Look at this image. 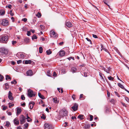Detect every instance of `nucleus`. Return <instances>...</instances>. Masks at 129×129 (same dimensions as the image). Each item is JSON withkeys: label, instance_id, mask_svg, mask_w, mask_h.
<instances>
[{"label": "nucleus", "instance_id": "nucleus-63", "mask_svg": "<svg viewBox=\"0 0 129 129\" xmlns=\"http://www.w3.org/2000/svg\"><path fill=\"white\" fill-rule=\"evenodd\" d=\"M8 115H12V113L10 112H8Z\"/></svg>", "mask_w": 129, "mask_h": 129}, {"label": "nucleus", "instance_id": "nucleus-61", "mask_svg": "<svg viewBox=\"0 0 129 129\" xmlns=\"http://www.w3.org/2000/svg\"><path fill=\"white\" fill-rule=\"evenodd\" d=\"M100 75L102 79H104V78L102 76V74L101 73H100Z\"/></svg>", "mask_w": 129, "mask_h": 129}, {"label": "nucleus", "instance_id": "nucleus-13", "mask_svg": "<svg viewBox=\"0 0 129 129\" xmlns=\"http://www.w3.org/2000/svg\"><path fill=\"white\" fill-rule=\"evenodd\" d=\"M65 52L63 50H61L60 51L58 52L59 55L61 56H63L65 54Z\"/></svg>", "mask_w": 129, "mask_h": 129}, {"label": "nucleus", "instance_id": "nucleus-16", "mask_svg": "<svg viewBox=\"0 0 129 129\" xmlns=\"http://www.w3.org/2000/svg\"><path fill=\"white\" fill-rule=\"evenodd\" d=\"M17 113L16 115H17L19 114L21 112L22 110L21 108L18 107L17 108Z\"/></svg>", "mask_w": 129, "mask_h": 129}, {"label": "nucleus", "instance_id": "nucleus-4", "mask_svg": "<svg viewBox=\"0 0 129 129\" xmlns=\"http://www.w3.org/2000/svg\"><path fill=\"white\" fill-rule=\"evenodd\" d=\"M36 93L33 92L31 89H29L28 91V96L29 98H31L35 96L36 94Z\"/></svg>", "mask_w": 129, "mask_h": 129}, {"label": "nucleus", "instance_id": "nucleus-6", "mask_svg": "<svg viewBox=\"0 0 129 129\" xmlns=\"http://www.w3.org/2000/svg\"><path fill=\"white\" fill-rule=\"evenodd\" d=\"M0 24L3 26H7L9 25L8 21L7 20L5 19H3L2 20V22L0 21Z\"/></svg>", "mask_w": 129, "mask_h": 129}, {"label": "nucleus", "instance_id": "nucleus-36", "mask_svg": "<svg viewBox=\"0 0 129 129\" xmlns=\"http://www.w3.org/2000/svg\"><path fill=\"white\" fill-rule=\"evenodd\" d=\"M4 77L3 76L0 74V81H2Z\"/></svg>", "mask_w": 129, "mask_h": 129}, {"label": "nucleus", "instance_id": "nucleus-30", "mask_svg": "<svg viewBox=\"0 0 129 129\" xmlns=\"http://www.w3.org/2000/svg\"><path fill=\"white\" fill-rule=\"evenodd\" d=\"M46 53L47 54L49 55L52 52L51 51L50 49H49L48 50H47L46 51Z\"/></svg>", "mask_w": 129, "mask_h": 129}, {"label": "nucleus", "instance_id": "nucleus-18", "mask_svg": "<svg viewBox=\"0 0 129 129\" xmlns=\"http://www.w3.org/2000/svg\"><path fill=\"white\" fill-rule=\"evenodd\" d=\"M35 104V103L34 102H31L29 103V106L30 109H32L33 108V107Z\"/></svg>", "mask_w": 129, "mask_h": 129}, {"label": "nucleus", "instance_id": "nucleus-14", "mask_svg": "<svg viewBox=\"0 0 129 129\" xmlns=\"http://www.w3.org/2000/svg\"><path fill=\"white\" fill-rule=\"evenodd\" d=\"M32 62H33V61L30 60H24L23 61V63L25 64H30Z\"/></svg>", "mask_w": 129, "mask_h": 129}, {"label": "nucleus", "instance_id": "nucleus-20", "mask_svg": "<svg viewBox=\"0 0 129 129\" xmlns=\"http://www.w3.org/2000/svg\"><path fill=\"white\" fill-rule=\"evenodd\" d=\"M101 46L102 48L101 50H103L105 51H106V52L109 53V54H110L108 50L107 49H106L105 48H104L102 45L101 44Z\"/></svg>", "mask_w": 129, "mask_h": 129}, {"label": "nucleus", "instance_id": "nucleus-52", "mask_svg": "<svg viewBox=\"0 0 129 129\" xmlns=\"http://www.w3.org/2000/svg\"><path fill=\"white\" fill-rule=\"evenodd\" d=\"M9 107L10 108L11 107L13 106L14 105V104H11L10 103H9Z\"/></svg>", "mask_w": 129, "mask_h": 129}, {"label": "nucleus", "instance_id": "nucleus-64", "mask_svg": "<svg viewBox=\"0 0 129 129\" xmlns=\"http://www.w3.org/2000/svg\"><path fill=\"white\" fill-rule=\"evenodd\" d=\"M63 43V42H61L59 43V44L60 45H62Z\"/></svg>", "mask_w": 129, "mask_h": 129}, {"label": "nucleus", "instance_id": "nucleus-62", "mask_svg": "<svg viewBox=\"0 0 129 129\" xmlns=\"http://www.w3.org/2000/svg\"><path fill=\"white\" fill-rule=\"evenodd\" d=\"M107 0H104L103 1V2H104V3L106 5H107Z\"/></svg>", "mask_w": 129, "mask_h": 129}, {"label": "nucleus", "instance_id": "nucleus-41", "mask_svg": "<svg viewBox=\"0 0 129 129\" xmlns=\"http://www.w3.org/2000/svg\"><path fill=\"white\" fill-rule=\"evenodd\" d=\"M114 93L118 97H120V95L117 92L115 91L114 92Z\"/></svg>", "mask_w": 129, "mask_h": 129}, {"label": "nucleus", "instance_id": "nucleus-47", "mask_svg": "<svg viewBox=\"0 0 129 129\" xmlns=\"http://www.w3.org/2000/svg\"><path fill=\"white\" fill-rule=\"evenodd\" d=\"M67 59L69 60H70L71 59H73V60H74V57H70L68 58Z\"/></svg>", "mask_w": 129, "mask_h": 129}, {"label": "nucleus", "instance_id": "nucleus-56", "mask_svg": "<svg viewBox=\"0 0 129 129\" xmlns=\"http://www.w3.org/2000/svg\"><path fill=\"white\" fill-rule=\"evenodd\" d=\"M72 98L73 100H75L76 99L75 95L74 94L72 96Z\"/></svg>", "mask_w": 129, "mask_h": 129}, {"label": "nucleus", "instance_id": "nucleus-26", "mask_svg": "<svg viewBox=\"0 0 129 129\" xmlns=\"http://www.w3.org/2000/svg\"><path fill=\"white\" fill-rule=\"evenodd\" d=\"M38 95L39 96L41 99H45L44 96L42 95L40 93H39Z\"/></svg>", "mask_w": 129, "mask_h": 129}, {"label": "nucleus", "instance_id": "nucleus-55", "mask_svg": "<svg viewBox=\"0 0 129 129\" xmlns=\"http://www.w3.org/2000/svg\"><path fill=\"white\" fill-rule=\"evenodd\" d=\"M27 19L25 18H23V19H22V21H24L25 22H26L27 21Z\"/></svg>", "mask_w": 129, "mask_h": 129}, {"label": "nucleus", "instance_id": "nucleus-32", "mask_svg": "<svg viewBox=\"0 0 129 129\" xmlns=\"http://www.w3.org/2000/svg\"><path fill=\"white\" fill-rule=\"evenodd\" d=\"M37 37L36 36V35H34L32 37V39L33 40L35 39H37Z\"/></svg>", "mask_w": 129, "mask_h": 129}, {"label": "nucleus", "instance_id": "nucleus-42", "mask_svg": "<svg viewBox=\"0 0 129 129\" xmlns=\"http://www.w3.org/2000/svg\"><path fill=\"white\" fill-rule=\"evenodd\" d=\"M10 124V123L9 122L7 121L6 122V124L5 125L6 126L8 127Z\"/></svg>", "mask_w": 129, "mask_h": 129}, {"label": "nucleus", "instance_id": "nucleus-1", "mask_svg": "<svg viewBox=\"0 0 129 129\" xmlns=\"http://www.w3.org/2000/svg\"><path fill=\"white\" fill-rule=\"evenodd\" d=\"M8 37L7 35H3L0 37V42L3 43H7L8 41Z\"/></svg>", "mask_w": 129, "mask_h": 129}, {"label": "nucleus", "instance_id": "nucleus-51", "mask_svg": "<svg viewBox=\"0 0 129 129\" xmlns=\"http://www.w3.org/2000/svg\"><path fill=\"white\" fill-rule=\"evenodd\" d=\"M90 121H91L93 120V116H92V115H90Z\"/></svg>", "mask_w": 129, "mask_h": 129}, {"label": "nucleus", "instance_id": "nucleus-27", "mask_svg": "<svg viewBox=\"0 0 129 129\" xmlns=\"http://www.w3.org/2000/svg\"><path fill=\"white\" fill-rule=\"evenodd\" d=\"M9 86L8 83H6L5 84V90L9 88Z\"/></svg>", "mask_w": 129, "mask_h": 129}, {"label": "nucleus", "instance_id": "nucleus-5", "mask_svg": "<svg viewBox=\"0 0 129 129\" xmlns=\"http://www.w3.org/2000/svg\"><path fill=\"white\" fill-rule=\"evenodd\" d=\"M19 118L21 124H22L25 122L26 118L23 115H21L20 116Z\"/></svg>", "mask_w": 129, "mask_h": 129}, {"label": "nucleus", "instance_id": "nucleus-38", "mask_svg": "<svg viewBox=\"0 0 129 129\" xmlns=\"http://www.w3.org/2000/svg\"><path fill=\"white\" fill-rule=\"evenodd\" d=\"M21 99L23 100H25V98L24 95L22 94L21 95Z\"/></svg>", "mask_w": 129, "mask_h": 129}, {"label": "nucleus", "instance_id": "nucleus-19", "mask_svg": "<svg viewBox=\"0 0 129 129\" xmlns=\"http://www.w3.org/2000/svg\"><path fill=\"white\" fill-rule=\"evenodd\" d=\"M26 119H27V121L28 122H30L32 120V119L28 116L27 114L26 117Z\"/></svg>", "mask_w": 129, "mask_h": 129}, {"label": "nucleus", "instance_id": "nucleus-12", "mask_svg": "<svg viewBox=\"0 0 129 129\" xmlns=\"http://www.w3.org/2000/svg\"><path fill=\"white\" fill-rule=\"evenodd\" d=\"M65 23L66 25L69 27H70L72 26V25L71 23L69 21H66Z\"/></svg>", "mask_w": 129, "mask_h": 129}, {"label": "nucleus", "instance_id": "nucleus-49", "mask_svg": "<svg viewBox=\"0 0 129 129\" xmlns=\"http://www.w3.org/2000/svg\"><path fill=\"white\" fill-rule=\"evenodd\" d=\"M3 109H2L3 110H5L7 108V107L6 106H2Z\"/></svg>", "mask_w": 129, "mask_h": 129}, {"label": "nucleus", "instance_id": "nucleus-23", "mask_svg": "<svg viewBox=\"0 0 129 129\" xmlns=\"http://www.w3.org/2000/svg\"><path fill=\"white\" fill-rule=\"evenodd\" d=\"M24 42L26 43H28L29 42V40L28 38H26L24 39Z\"/></svg>", "mask_w": 129, "mask_h": 129}, {"label": "nucleus", "instance_id": "nucleus-60", "mask_svg": "<svg viewBox=\"0 0 129 129\" xmlns=\"http://www.w3.org/2000/svg\"><path fill=\"white\" fill-rule=\"evenodd\" d=\"M72 119L73 120L76 119V118L75 116H72Z\"/></svg>", "mask_w": 129, "mask_h": 129}, {"label": "nucleus", "instance_id": "nucleus-24", "mask_svg": "<svg viewBox=\"0 0 129 129\" xmlns=\"http://www.w3.org/2000/svg\"><path fill=\"white\" fill-rule=\"evenodd\" d=\"M118 85L120 88L123 89H124L125 88L123 87V86L120 83H118Z\"/></svg>", "mask_w": 129, "mask_h": 129}, {"label": "nucleus", "instance_id": "nucleus-3", "mask_svg": "<svg viewBox=\"0 0 129 129\" xmlns=\"http://www.w3.org/2000/svg\"><path fill=\"white\" fill-rule=\"evenodd\" d=\"M60 118H61L64 116H66L67 114V111L65 109L61 110L59 113Z\"/></svg>", "mask_w": 129, "mask_h": 129}, {"label": "nucleus", "instance_id": "nucleus-11", "mask_svg": "<svg viewBox=\"0 0 129 129\" xmlns=\"http://www.w3.org/2000/svg\"><path fill=\"white\" fill-rule=\"evenodd\" d=\"M8 97L10 100H13L14 98L12 96V93L10 91L9 92Z\"/></svg>", "mask_w": 129, "mask_h": 129}, {"label": "nucleus", "instance_id": "nucleus-40", "mask_svg": "<svg viewBox=\"0 0 129 129\" xmlns=\"http://www.w3.org/2000/svg\"><path fill=\"white\" fill-rule=\"evenodd\" d=\"M86 39L89 42H90V44H92V42L88 38H86Z\"/></svg>", "mask_w": 129, "mask_h": 129}, {"label": "nucleus", "instance_id": "nucleus-35", "mask_svg": "<svg viewBox=\"0 0 129 129\" xmlns=\"http://www.w3.org/2000/svg\"><path fill=\"white\" fill-rule=\"evenodd\" d=\"M36 16H37L38 18H40L41 16V13L39 12H38L37 13V15H36Z\"/></svg>", "mask_w": 129, "mask_h": 129}, {"label": "nucleus", "instance_id": "nucleus-50", "mask_svg": "<svg viewBox=\"0 0 129 129\" xmlns=\"http://www.w3.org/2000/svg\"><path fill=\"white\" fill-rule=\"evenodd\" d=\"M12 7V6L10 5H8V6H6V8L8 7L9 8L11 9Z\"/></svg>", "mask_w": 129, "mask_h": 129}, {"label": "nucleus", "instance_id": "nucleus-21", "mask_svg": "<svg viewBox=\"0 0 129 129\" xmlns=\"http://www.w3.org/2000/svg\"><path fill=\"white\" fill-rule=\"evenodd\" d=\"M5 11L3 10H0V15L2 16L4 15L5 14Z\"/></svg>", "mask_w": 129, "mask_h": 129}, {"label": "nucleus", "instance_id": "nucleus-45", "mask_svg": "<svg viewBox=\"0 0 129 129\" xmlns=\"http://www.w3.org/2000/svg\"><path fill=\"white\" fill-rule=\"evenodd\" d=\"M41 118L42 119H45L46 118V117L45 116V115L44 114H43L42 116H41Z\"/></svg>", "mask_w": 129, "mask_h": 129}, {"label": "nucleus", "instance_id": "nucleus-33", "mask_svg": "<svg viewBox=\"0 0 129 129\" xmlns=\"http://www.w3.org/2000/svg\"><path fill=\"white\" fill-rule=\"evenodd\" d=\"M47 75L49 76H50L51 75V74L50 73V70H48L47 72Z\"/></svg>", "mask_w": 129, "mask_h": 129}, {"label": "nucleus", "instance_id": "nucleus-34", "mask_svg": "<svg viewBox=\"0 0 129 129\" xmlns=\"http://www.w3.org/2000/svg\"><path fill=\"white\" fill-rule=\"evenodd\" d=\"M6 80H8L9 79H11V78L8 75H7L6 76Z\"/></svg>", "mask_w": 129, "mask_h": 129}, {"label": "nucleus", "instance_id": "nucleus-39", "mask_svg": "<svg viewBox=\"0 0 129 129\" xmlns=\"http://www.w3.org/2000/svg\"><path fill=\"white\" fill-rule=\"evenodd\" d=\"M108 78L109 80L111 81H113L114 79V78L112 77L111 76L108 77Z\"/></svg>", "mask_w": 129, "mask_h": 129}, {"label": "nucleus", "instance_id": "nucleus-57", "mask_svg": "<svg viewBox=\"0 0 129 129\" xmlns=\"http://www.w3.org/2000/svg\"><path fill=\"white\" fill-rule=\"evenodd\" d=\"M30 34H31L30 32V31H27V34L28 36H29L30 35Z\"/></svg>", "mask_w": 129, "mask_h": 129}, {"label": "nucleus", "instance_id": "nucleus-54", "mask_svg": "<svg viewBox=\"0 0 129 129\" xmlns=\"http://www.w3.org/2000/svg\"><path fill=\"white\" fill-rule=\"evenodd\" d=\"M12 43L13 45H14L17 43L16 41H12Z\"/></svg>", "mask_w": 129, "mask_h": 129}, {"label": "nucleus", "instance_id": "nucleus-15", "mask_svg": "<svg viewBox=\"0 0 129 129\" xmlns=\"http://www.w3.org/2000/svg\"><path fill=\"white\" fill-rule=\"evenodd\" d=\"M13 122L15 125H18L19 124V121L18 119L17 118H15L13 120Z\"/></svg>", "mask_w": 129, "mask_h": 129}, {"label": "nucleus", "instance_id": "nucleus-44", "mask_svg": "<svg viewBox=\"0 0 129 129\" xmlns=\"http://www.w3.org/2000/svg\"><path fill=\"white\" fill-rule=\"evenodd\" d=\"M11 83L12 84H16L17 82L15 80H14V81H11Z\"/></svg>", "mask_w": 129, "mask_h": 129}, {"label": "nucleus", "instance_id": "nucleus-29", "mask_svg": "<svg viewBox=\"0 0 129 129\" xmlns=\"http://www.w3.org/2000/svg\"><path fill=\"white\" fill-rule=\"evenodd\" d=\"M39 52L40 53H42L43 52V48L41 47H40L39 48Z\"/></svg>", "mask_w": 129, "mask_h": 129}, {"label": "nucleus", "instance_id": "nucleus-17", "mask_svg": "<svg viewBox=\"0 0 129 129\" xmlns=\"http://www.w3.org/2000/svg\"><path fill=\"white\" fill-rule=\"evenodd\" d=\"M33 74V72L31 70H28L26 72V74L27 76H32V75Z\"/></svg>", "mask_w": 129, "mask_h": 129}, {"label": "nucleus", "instance_id": "nucleus-43", "mask_svg": "<svg viewBox=\"0 0 129 129\" xmlns=\"http://www.w3.org/2000/svg\"><path fill=\"white\" fill-rule=\"evenodd\" d=\"M24 125L25 126V128H27L28 126V123H26Z\"/></svg>", "mask_w": 129, "mask_h": 129}, {"label": "nucleus", "instance_id": "nucleus-58", "mask_svg": "<svg viewBox=\"0 0 129 129\" xmlns=\"http://www.w3.org/2000/svg\"><path fill=\"white\" fill-rule=\"evenodd\" d=\"M92 36H93V37L94 38H98L97 36L95 35L92 34Z\"/></svg>", "mask_w": 129, "mask_h": 129}, {"label": "nucleus", "instance_id": "nucleus-7", "mask_svg": "<svg viewBox=\"0 0 129 129\" xmlns=\"http://www.w3.org/2000/svg\"><path fill=\"white\" fill-rule=\"evenodd\" d=\"M45 129H52L53 126L52 125L48 123H46L44 125Z\"/></svg>", "mask_w": 129, "mask_h": 129}, {"label": "nucleus", "instance_id": "nucleus-25", "mask_svg": "<svg viewBox=\"0 0 129 129\" xmlns=\"http://www.w3.org/2000/svg\"><path fill=\"white\" fill-rule=\"evenodd\" d=\"M84 116L83 115H79L78 116V118H79L80 120H82L84 119V118L83 117Z\"/></svg>", "mask_w": 129, "mask_h": 129}, {"label": "nucleus", "instance_id": "nucleus-53", "mask_svg": "<svg viewBox=\"0 0 129 129\" xmlns=\"http://www.w3.org/2000/svg\"><path fill=\"white\" fill-rule=\"evenodd\" d=\"M53 76L54 77H55L57 75L56 74V72H55L54 71L53 72Z\"/></svg>", "mask_w": 129, "mask_h": 129}, {"label": "nucleus", "instance_id": "nucleus-37", "mask_svg": "<svg viewBox=\"0 0 129 129\" xmlns=\"http://www.w3.org/2000/svg\"><path fill=\"white\" fill-rule=\"evenodd\" d=\"M53 101L55 103H57V98H53Z\"/></svg>", "mask_w": 129, "mask_h": 129}, {"label": "nucleus", "instance_id": "nucleus-10", "mask_svg": "<svg viewBox=\"0 0 129 129\" xmlns=\"http://www.w3.org/2000/svg\"><path fill=\"white\" fill-rule=\"evenodd\" d=\"M78 105L76 103L74 104V105L71 108L74 111H75L78 110Z\"/></svg>", "mask_w": 129, "mask_h": 129}, {"label": "nucleus", "instance_id": "nucleus-46", "mask_svg": "<svg viewBox=\"0 0 129 129\" xmlns=\"http://www.w3.org/2000/svg\"><path fill=\"white\" fill-rule=\"evenodd\" d=\"M9 13L11 16H13L14 15V13L12 12V10L10 11Z\"/></svg>", "mask_w": 129, "mask_h": 129}, {"label": "nucleus", "instance_id": "nucleus-59", "mask_svg": "<svg viewBox=\"0 0 129 129\" xmlns=\"http://www.w3.org/2000/svg\"><path fill=\"white\" fill-rule=\"evenodd\" d=\"M22 61L21 60H18L17 61V63L18 64H19L20 63H21Z\"/></svg>", "mask_w": 129, "mask_h": 129}, {"label": "nucleus", "instance_id": "nucleus-28", "mask_svg": "<svg viewBox=\"0 0 129 129\" xmlns=\"http://www.w3.org/2000/svg\"><path fill=\"white\" fill-rule=\"evenodd\" d=\"M90 127V125H86L84 127V128L85 129H88Z\"/></svg>", "mask_w": 129, "mask_h": 129}, {"label": "nucleus", "instance_id": "nucleus-9", "mask_svg": "<svg viewBox=\"0 0 129 129\" xmlns=\"http://www.w3.org/2000/svg\"><path fill=\"white\" fill-rule=\"evenodd\" d=\"M16 56L21 58L23 59L25 57V55L24 53L21 52L18 53L16 55Z\"/></svg>", "mask_w": 129, "mask_h": 129}, {"label": "nucleus", "instance_id": "nucleus-2", "mask_svg": "<svg viewBox=\"0 0 129 129\" xmlns=\"http://www.w3.org/2000/svg\"><path fill=\"white\" fill-rule=\"evenodd\" d=\"M9 51L7 49L4 48H1L0 50V52L1 53V54L3 55H4V56L7 54L8 53Z\"/></svg>", "mask_w": 129, "mask_h": 129}, {"label": "nucleus", "instance_id": "nucleus-31", "mask_svg": "<svg viewBox=\"0 0 129 129\" xmlns=\"http://www.w3.org/2000/svg\"><path fill=\"white\" fill-rule=\"evenodd\" d=\"M104 71L106 72L107 73H109V72L110 71V69H105L104 68Z\"/></svg>", "mask_w": 129, "mask_h": 129}, {"label": "nucleus", "instance_id": "nucleus-22", "mask_svg": "<svg viewBox=\"0 0 129 129\" xmlns=\"http://www.w3.org/2000/svg\"><path fill=\"white\" fill-rule=\"evenodd\" d=\"M77 70V69L75 67H73L71 69V71L73 73H74L76 72Z\"/></svg>", "mask_w": 129, "mask_h": 129}, {"label": "nucleus", "instance_id": "nucleus-48", "mask_svg": "<svg viewBox=\"0 0 129 129\" xmlns=\"http://www.w3.org/2000/svg\"><path fill=\"white\" fill-rule=\"evenodd\" d=\"M40 26L42 30H43L45 28V27L43 25H40Z\"/></svg>", "mask_w": 129, "mask_h": 129}, {"label": "nucleus", "instance_id": "nucleus-8", "mask_svg": "<svg viewBox=\"0 0 129 129\" xmlns=\"http://www.w3.org/2000/svg\"><path fill=\"white\" fill-rule=\"evenodd\" d=\"M50 36L51 37L57 38V36L56 35V33L53 30H51L50 32Z\"/></svg>", "mask_w": 129, "mask_h": 129}]
</instances>
